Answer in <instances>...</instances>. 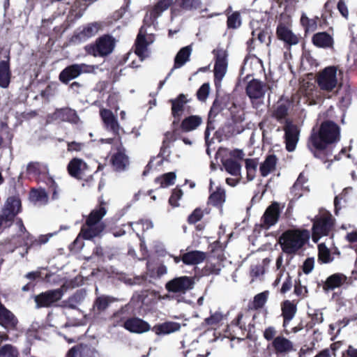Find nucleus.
Instances as JSON below:
<instances>
[{
    "label": "nucleus",
    "instance_id": "f3484780",
    "mask_svg": "<svg viewBox=\"0 0 357 357\" xmlns=\"http://www.w3.org/2000/svg\"><path fill=\"white\" fill-rule=\"evenodd\" d=\"M284 131L286 149L289 152L294 151L298 141V128L296 125L294 124L291 121L286 120V123L284 126Z\"/></svg>",
    "mask_w": 357,
    "mask_h": 357
},
{
    "label": "nucleus",
    "instance_id": "0e129e2a",
    "mask_svg": "<svg viewBox=\"0 0 357 357\" xmlns=\"http://www.w3.org/2000/svg\"><path fill=\"white\" fill-rule=\"evenodd\" d=\"M210 92V85L208 83H204L196 93L197 98L202 102L206 101Z\"/></svg>",
    "mask_w": 357,
    "mask_h": 357
},
{
    "label": "nucleus",
    "instance_id": "2f4dec72",
    "mask_svg": "<svg viewBox=\"0 0 357 357\" xmlns=\"http://www.w3.org/2000/svg\"><path fill=\"white\" fill-rule=\"evenodd\" d=\"M142 30L143 26H142L139 29L135 44V53L138 56L141 61H144L146 57L149 56L148 46L150 43L146 41L145 33H143Z\"/></svg>",
    "mask_w": 357,
    "mask_h": 357
},
{
    "label": "nucleus",
    "instance_id": "9d476101",
    "mask_svg": "<svg viewBox=\"0 0 357 357\" xmlns=\"http://www.w3.org/2000/svg\"><path fill=\"white\" fill-rule=\"evenodd\" d=\"M61 289L47 290L34 296L36 308L50 307L63 296Z\"/></svg>",
    "mask_w": 357,
    "mask_h": 357
},
{
    "label": "nucleus",
    "instance_id": "412c9836",
    "mask_svg": "<svg viewBox=\"0 0 357 357\" xmlns=\"http://www.w3.org/2000/svg\"><path fill=\"white\" fill-rule=\"evenodd\" d=\"M100 115L107 130L112 132L115 136H119V131L122 129L118 122L116 116L110 109H102Z\"/></svg>",
    "mask_w": 357,
    "mask_h": 357
},
{
    "label": "nucleus",
    "instance_id": "49530a36",
    "mask_svg": "<svg viewBox=\"0 0 357 357\" xmlns=\"http://www.w3.org/2000/svg\"><path fill=\"white\" fill-rule=\"evenodd\" d=\"M44 183L49 188V190L52 192V199L55 200L59 199V186L54 181L52 176L50 174V171L47 172V174L43 176L37 183Z\"/></svg>",
    "mask_w": 357,
    "mask_h": 357
},
{
    "label": "nucleus",
    "instance_id": "f257e3e1",
    "mask_svg": "<svg viewBox=\"0 0 357 357\" xmlns=\"http://www.w3.org/2000/svg\"><path fill=\"white\" fill-rule=\"evenodd\" d=\"M340 138V127L333 121L326 120L321 122L318 130L312 129L307 147L314 158L326 163L332 161L330 158Z\"/></svg>",
    "mask_w": 357,
    "mask_h": 357
},
{
    "label": "nucleus",
    "instance_id": "c756f323",
    "mask_svg": "<svg viewBox=\"0 0 357 357\" xmlns=\"http://www.w3.org/2000/svg\"><path fill=\"white\" fill-rule=\"evenodd\" d=\"M347 277L341 273H336L328 276L326 280L323 282L322 288L325 293H328L336 288L340 287L347 282Z\"/></svg>",
    "mask_w": 357,
    "mask_h": 357
},
{
    "label": "nucleus",
    "instance_id": "8fccbe9b",
    "mask_svg": "<svg viewBox=\"0 0 357 357\" xmlns=\"http://www.w3.org/2000/svg\"><path fill=\"white\" fill-rule=\"evenodd\" d=\"M289 104L279 103L276 108L272 112V117L275 119L278 122L282 123L284 120H287V116L289 114Z\"/></svg>",
    "mask_w": 357,
    "mask_h": 357
},
{
    "label": "nucleus",
    "instance_id": "72a5a7b5",
    "mask_svg": "<svg viewBox=\"0 0 357 357\" xmlns=\"http://www.w3.org/2000/svg\"><path fill=\"white\" fill-rule=\"evenodd\" d=\"M281 315L283 318L282 327L285 328L296 314V304L289 300H285L281 303Z\"/></svg>",
    "mask_w": 357,
    "mask_h": 357
},
{
    "label": "nucleus",
    "instance_id": "473e14b6",
    "mask_svg": "<svg viewBox=\"0 0 357 357\" xmlns=\"http://www.w3.org/2000/svg\"><path fill=\"white\" fill-rule=\"evenodd\" d=\"M312 43L318 48L328 49L333 47L334 39L326 31H320L314 33L312 37Z\"/></svg>",
    "mask_w": 357,
    "mask_h": 357
},
{
    "label": "nucleus",
    "instance_id": "e433bc0d",
    "mask_svg": "<svg viewBox=\"0 0 357 357\" xmlns=\"http://www.w3.org/2000/svg\"><path fill=\"white\" fill-rule=\"evenodd\" d=\"M11 75L10 56H8L7 60L0 61V87L6 89L9 86Z\"/></svg>",
    "mask_w": 357,
    "mask_h": 357
},
{
    "label": "nucleus",
    "instance_id": "f704fd0d",
    "mask_svg": "<svg viewBox=\"0 0 357 357\" xmlns=\"http://www.w3.org/2000/svg\"><path fill=\"white\" fill-rule=\"evenodd\" d=\"M181 329V324L178 322L167 321L161 324H157L151 328V331L157 335H166Z\"/></svg>",
    "mask_w": 357,
    "mask_h": 357
},
{
    "label": "nucleus",
    "instance_id": "09e8293b",
    "mask_svg": "<svg viewBox=\"0 0 357 357\" xmlns=\"http://www.w3.org/2000/svg\"><path fill=\"white\" fill-rule=\"evenodd\" d=\"M29 198L33 202H40L47 204L48 202V195L45 188H31L29 192Z\"/></svg>",
    "mask_w": 357,
    "mask_h": 357
},
{
    "label": "nucleus",
    "instance_id": "7ed1b4c3",
    "mask_svg": "<svg viewBox=\"0 0 357 357\" xmlns=\"http://www.w3.org/2000/svg\"><path fill=\"white\" fill-rule=\"evenodd\" d=\"M310 232L307 229H290L284 231L279 237L283 252L287 255L296 254L309 241Z\"/></svg>",
    "mask_w": 357,
    "mask_h": 357
},
{
    "label": "nucleus",
    "instance_id": "6e6552de",
    "mask_svg": "<svg viewBox=\"0 0 357 357\" xmlns=\"http://www.w3.org/2000/svg\"><path fill=\"white\" fill-rule=\"evenodd\" d=\"M317 82L323 91H332L337 86V69L335 66L325 68L317 76Z\"/></svg>",
    "mask_w": 357,
    "mask_h": 357
},
{
    "label": "nucleus",
    "instance_id": "4c0bfd02",
    "mask_svg": "<svg viewBox=\"0 0 357 357\" xmlns=\"http://www.w3.org/2000/svg\"><path fill=\"white\" fill-rule=\"evenodd\" d=\"M192 48L190 45L182 47L176 54L174 58V67L167 75V79L174 69L182 67L190 59Z\"/></svg>",
    "mask_w": 357,
    "mask_h": 357
},
{
    "label": "nucleus",
    "instance_id": "c03bdc74",
    "mask_svg": "<svg viewBox=\"0 0 357 357\" xmlns=\"http://www.w3.org/2000/svg\"><path fill=\"white\" fill-rule=\"evenodd\" d=\"M83 0H75L71 6L69 11L68 18L73 16L72 22H75L79 19L86 9V2L84 3Z\"/></svg>",
    "mask_w": 357,
    "mask_h": 357
},
{
    "label": "nucleus",
    "instance_id": "7c9ffc66",
    "mask_svg": "<svg viewBox=\"0 0 357 357\" xmlns=\"http://www.w3.org/2000/svg\"><path fill=\"white\" fill-rule=\"evenodd\" d=\"M172 131H167L164 135L160 153H164L169 148L170 144L175 142L178 138H181L182 132L178 128V121H173L172 123Z\"/></svg>",
    "mask_w": 357,
    "mask_h": 357
},
{
    "label": "nucleus",
    "instance_id": "393cba45",
    "mask_svg": "<svg viewBox=\"0 0 357 357\" xmlns=\"http://www.w3.org/2000/svg\"><path fill=\"white\" fill-rule=\"evenodd\" d=\"M190 99L187 98V96L180 93L176 98L170 99L169 102L171 103V113L174 117V121L177 120L180 122L181 116L185 109V105L190 102Z\"/></svg>",
    "mask_w": 357,
    "mask_h": 357
},
{
    "label": "nucleus",
    "instance_id": "6e6d98bb",
    "mask_svg": "<svg viewBox=\"0 0 357 357\" xmlns=\"http://www.w3.org/2000/svg\"><path fill=\"white\" fill-rule=\"evenodd\" d=\"M318 261L324 264H328L333 260L329 249L324 245H318Z\"/></svg>",
    "mask_w": 357,
    "mask_h": 357
},
{
    "label": "nucleus",
    "instance_id": "774afa93",
    "mask_svg": "<svg viewBox=\"0 0 357 357\" xmlns=\"http://www.w3.org/2000/svg\"><path fill=\"white\" fill-rule=\"evenodd\" d=\"M294 293L297 296L301 298H305L307 296V289L305 286L301 284V280L299 279L295 280Z\"/></svg>",
    "mask_w": 357,
    "mask_h": 357
},
{
    "label": "nucleus",
    "instance_id": "39448f33",
    "mask_svg": "<svg viewBox=\"0 0 357 357\" xmlns=\"http://www.w3.org/2000/svg\"><path fill=\"white\" fill-rule=\"evenodd\" d=\"M102 28V22H93L82 25L74 31L69 41L73 45L84 43L96 36Z\"/></svg>",
    "mask_w": 357,
    "mask_h": 357
},
{
    "label": "nucleus",
    "instance_id": "dca6fc26",
    "mask_svg": "<svg viewBox=\"0 0 357 357\" xmlns=\"http://www.w3.org/2000/svg\"><path fill=\"white\" fill-rule=\"evenodd\" d=\"M87 66L84 63H74L66 66L59 75V81L68 84L70 81L78 77L83 73L86 72Z\"/></svg>",
    "mask_w": 357,
    "mask_h": 357
},
{
    "label": "nucleus",
    "instance_id": "b1692460",
    "mask_svg": "<svg viewBox=\"0 0 357 357\" xmlns=\"http://www.w3.org/2000/svg\"><path fill=\"white\" fill-rule=\"evenodd\" d=\"M276 36L286 45L292 46L299 43V38L283 23H279L276 28Z\"/></svg>",
    "mask_w": 357,
    "mask_h": 357
},
{
    "label": "nucleus",
    "instance_id": "aec40b11",
    "mask_svg": "<svg viewBox=\"0 0 357 357\" xmlns=\"http://www.w3.org/2000/svg\"><path fill=\"white\" fill-rule=\"evenodd\" d=\"M52 120L77 124L79 117L77 112L70 107L57 108L51 116Z\"/></svg>",
    "mask_w": 357,
    "mask_h": 357
},
{
    "label": "nucleus",
    "instance_id": "6ab92c4d",
    "mask_svg": "<svg viewBox=\"0 0 357 357\" xmlns=\"http://www.w3.org/2000/svg\"><path fill=\"white\" fill-rule=\"evenodd\" d=\"M123 327L132 333L141 334L151 330L150 324L137 317L128 318L123 324Z\"/></svg>",
    "mask_w": 357,
    "mask_h": 357
},
{
    "label": "nucleus",
    "instance_id": "ea45409f",
    "mask_svg": "<svg viewBox=\"0 0 357 357\" xmlns=\"http://www.w3.org/2000/svg\"><path fill=\"white\" fill-rule=\"evenodd\" d=\"M205 259V252L199 250L188 252L181 257L183 264L186 265H196L204 261Z\"/></svg>",
    "mask_w": 357,
    "mask_h": 357
},
{
    "label": "nucleus",
    "instance_id": "a878e982",
    "mask_svg": "<svg viewBox=\"0 0 357 357\" xmlns=\"http://www.w3.org/2000/svg\"><path fill=\"white\" fill-rule=\"evenodd\" d=\"M97 351L91 345L78 344L70 348L66 354V357H96Z\"/></svg>",
    "mask_w": 357,
    "mask_h": 357
},
{
    "label": "nucleus",
    "instance_id": "bf43d9fd",
    "mask_svg": "<svg viewBox=\"0 0 357 357\" xmlns=\"http://www.w3.org/2000/svg\"><path fill=\"white\" fill-rule=\"evenodd\" d=\"M176 177V174L174 172H171L164 174L162 176L160 177H157L155 179V181L156 183H160L161 187H165L173 185L174 183Z\"/></svg>",
    "mask_w": 357,
    "mask_h": 357
},
{
    "label": "nucleus",
    "instance_id": "3c124183",
    "mask_svg": "<svg viewBox=\"0 0 357 357\" xmlns=\"http://www.w3.org/2000/svg\"><path fill=\"white\" fill-rule=\"evenodd\" d=\"M173 0H159L150 12L151 18L156 19L172 3Z\"/></svg>",
    "mask_w": 357,
    "mask_h": 357
},
{
    "label": "nucleus",
    "instance_id": "c85d7f7f",
    "mask_svg": "<svg viewBox=\"0 0 357 357\" xmlns=\"http://www.w3.org/2000/svg\"><path fill=\"white\" fill-rule=\"evenodd\" d=\"M14 133L5 121H0V149H8L13 151V139Z\"/></svg>",
    "mask_w": 357,
    "mask_h": 357
},
{
    "label": "nucleus",
    "instance_id": "423d86ee",
    "mask_svg": "<svg viewBox=\"0 0 357 357\" xmlns=\"http://www.w3.org/2000/svg\"><path fill=\"white\" fill-rule=\"evenodd\" d=\"M214 56V83L217 86L220 84L225 77L228 66V53L222 47L218 46L212 51Z\"/></svg>",
    "mask_w": 357,
    "mask_h": 357
},
{
    "label": "nucleus",
    "instance_id": "9b49d317",
    "mask_svg": "<svg viewBox=\"0 0 357 357\" xmlns=\"http://www.w3.org/2000/svg\"><path fill=\"white\" fill-rule=\"evenodd\" d=\"M22 211V202L19 195L8 197L2 208V215L8 221V225H10L15 218Z\"/></svg>",
    "mask_w": 357,
    "mask_h": 357
},
{
    "label": "nucleus",
    "instance_id": "603ef678",
    "mask_svg": "<svg viewBox=\"0 0 357 357\" xmlns=\"http://www.w3.org/2000/svg\"><path fill=\"white\" fill-rule=\"evenodd\" d=\"M177 5L185 10H197L202 7L201 0H176Z\"/></svg>",
    "mask_w": 357,
    "mask_h": 357
},
{
    "label": "nucleus",
    "instance_id": "13d9d810",
    "mask_svg": "<svg viewBox=\"0 0 357 357\" xmlns=\"http://www.w3.org/2000/svg\"><path fill=\"white\" fill-rule=\"evenodd\" d=\"M252 36L255 38L257 37L261 43H265L268 45L271 43V33L268 31V29L254 30L252 32Z\"/></svg>",
    "mask_w": 357,
    "mask_h": 357
},
{
    "label": "nucleus",
    "instance_id": "5fc2aeb1",
    "mask_svg": "<svg viewBox=\"0 0 357 357\" xmlns=\"http://www.w3.org/2000/svg\"><path fill=\"white\" fill-rule=\"evenodd\" d=\"M49 240V236L45 235H41L39 236L38 239H33V236L27 233V239L25 240V245L26 248V252H28V250L31 248L32 246H40L43 244L46 243Z\"/></svg>",
    "mask_w": 357,
    "mask_h": 357
},
{
    "label": "nucleus",
    "instance_id": "20e7f679",
    "mask_svg": "<svg viewBox=\"0 0 357 357\" xmlns=\"http://www.w3.org/2000/svg\"><path fill=\"white\" fill-rule=\"evenodd\" d=\"M115 38L109 34L98 37L94 43L86 45L84 51L89 55L105 57L110 54L115 47Z\"/></svg>",
    "mask_w": 357,
    "mask_h": 357
},
{
    "label": "nucleus",
    "instance_id": "bb28decb",
    "mask_svg": "<svg viewBox=\"0 0 357 357\" xmlns=\"http://www.w3.org/2000/svg\"><path fill=\"white\" fill-rule=\"evenodd\" d=\"M18 320L14 314L0 303V325L9 330L17 329Z\"/></svg>",
    "mask_w": 357,
    "mask_h": 357
},
{
    "label": "nucleus",
    "instance_id": "0eeeda50",
    "mask_svg": "<svg viewBox=\"0 0 357 357\" xmlns=\"http://www.w3.org/2000/svg\"><path fill=\"white\" fill-rule=\"evenodd\" d=\"M195 284V278L185 275L168 281L165 284V289L168 292L184 294L192 290Z\"/></svg>",
    "mask_w": 357,
    "mask_h": 357
},
{
    "label": "nucleus",
    "instance_id": "a19ab883",
    "mask_svg": "<svg viewBox=\"0 0 357 357\" xmlns=\"http://www.w3.org/2000/svg\"><path fill=\"white\" fill-rule=\"evenodd\" d=\"M115 299L109 296L101 295L96 298L93 304V310L97 314L105 312Z\"/></svg>",
    "mask_w": 357,
    "mask_h": 357
},
{
    "label": "nucleus",
    "instance_id": "1a4fd4ad",
    "mask_svg": "<svg viewBox=\"0 0 357 357\" xmlns=\"http://www.w3.org/2000/svg\"><path fill=\"white\" fill-rule=\"evenodd\" d=\"M227 98L223 96H217L213 100L212 105L210 108L207 119V125L204 132V137L206 142L210 135V131L215 129L214 123L215 122V117L222 112L226 107Z\"/></svg>",
    "mask_w": 357,
    "mask_h": 357
},
{
    "label": "nucleus",
    "instance_id": "a211bd4d",
    "mask_svg": "<svg viewBox=\"0 0 357 357\" xmlns=\"http://www.w3.org/2000/svg\"><path fill=\"white\" fill-rule=\"evenodd\" d=\"M267 85L257 79L249 81L245 86V93L252 102L264 98Z\"/></svg>",
    "mask_w": 357,
    "mask_h": 357
},
{
    "label": "nucleus",
    "instance_id": "4be33fe9",
    "mask_svg": "<svg viewBox=\"0 0 357 357\" xmlns=\"http://www.w3.org/2000/svg\"><path fill=\"white\" fill-rule=\"evenodd\" d=\"M88 168L86 162L79 158H73L67 165L68 174L76 179H83V176H85V172Z\"/></svg>",
    "mask_w": 357,
    "mask_h": 357
},
{
    "label": "nucleus",
    "instance_id": "680f3d73",
    "mask_svg": "<svg viewBox=\"0 0 357 357\" xmlns=\"http://www.w3.org/2000/svg\"><path fill=\"white\" fill-rule=\"evenodd\" d=\"M0 357H19V352L11 344H5L0 348Z\"/></svg>",
    "mask_w": 357,
    "mask_h": 357
},
{
    "label": "nucleus",
    "instance_id": "de8ad7c7",
    "mask_svg": "<svg viewBox=\"0 0 357 357\" xmlns=\"http://www.w3.org/2000/svg\"><path fill=\"white\" fill-rule=\"evenodd\" d=\"M268 291H264L254 296L252 303L248 304V309L251 310H258L263 308L266 303L268 298Z\"/></svg>",
    "mask_w": 357,
    "mask_h": 357
},
{
    "label": "nucleus",
    "instance_id": "052dcab7",
    "mask_svg": "<svg viewBox=\"0 0 357 357\" xmlns=\"http://www.w3.org/2000/svg\"><path fill=\"white\" fill-rule=\"evenodd\" d=\"M151 292L148 289H144L140 291L139 292H136L132 298L136 301L138 303H141L142 305H148L151 301L149 298Z\"/></svg>",
    "mask_w": 357,
    "mask_h": 357
},
{
    "label": "nucleus",
    "instance_id": "4468645a",
    "mask_svg": "<svg viewBox=\"0 0 357 357\" xmlns=\"http://www.w3.org/2000/svg\"><path fill=\"white\" fill-rule=\"evenodd\" d=\"M243 314L239 312L236 317L234 319L230 324L227 326L226 333L229 334L231 339H244L248 337L246 325L242 322Z\"/></svg>",
    "mask_w": 357,
    "mask_h": 357
},
{
    "label": "nucleus",
    "instance_id": "a18cd8bd",
    "mask_svg": "<svg viewBox=\"0 0 357 357\" xmlns=\"http://www.w3.org/2000/svg\"><path fill=\"white\" fill-rule=\"evenodd\" d=\"M222 166L225 171L234 176L241 175V165L240 162L234 158H229L222 160Z\"/></svg>",
    "mask_w": 357,
    "mask_h": 357
},
{
    "label": "nucleus",
    "instance_id": "37998d69",
    "mask_svg": "<svg viewBox=\"0 0 357 357\" xmlns=\"http://www.w3.org/2000/svg\"><path fill=\"white\" fill-rule=\"evenodd\" d=\"M277 163V158L275 155H268L265 160L260 165L259 172L261 176L266 177L271 172L275 170Z\"/></svg>",
    "mask_w": 357,
    "mask_h": 357
},
{
    "label": "nucleus",
    "instance_id": "864d4df0",
    "mask_svg": "<svg viewBox=\"0 0 357 357\" xmlns=\"http://www.w3.org/2000/svg\"><path fill=\"white\" fill-rule=\"evenodd\" d=\"M245 162L247 172V179L249 181H252L256 175L258 163L256 159L253 158H247Z\"/></svg>",
    "mask_w": 357,
    "mask_h": 357
},
{
    "label": "nucleus",
    "instance_id": "2eb2a0df",
    "mask_svg": "<svg viewBox=\"0 0 357 357\" xmlns=\"http://www.w3.org/2000/svg\"><path fill=\"white\" fill-rule=\"evenodd\" d=\"M281 209L279 203L273 202L269 205L261 218V227L269 229L279 220Z\"/></svg>",
    "mask_w": 357,
    "mask_h": 357
},
{
    "label": "nucleus",
    "instance_id": "4d7b16f0",
    "mask_svg": "<svg viewBox=\"0 0 357 357\" xmlns=\"http://www.w3.org/2000/svg\"><path fill=\"white\" fill-rule=\"evenodd\" d=\"M241 25V15L238 11H235L227 16V26L229 29H236Z\"/></svg>",
    "mask_w": 357,
    "mask_h": 357
},
{
    "label": "nucleus",
    "instance_id": "5701e85b",
    "mask_svg": "<svg viewBox=\"0 0 357 357\" xmlns=\"http://www.w3.org/2000/svg\"><path fill=\"white\" fill-rule=\"evenodd\" d=\"M110 163L113 169L116 172H121L128 169L130 160L128 156L126 154L124 148H119L117 152L111 156Z\"/></svg>",
    "mask_w": 357,
    "mask_h": 357
},
{
    "label": "nucleus",
    "instance_id": "f8f14e48",
    "mask_svg": "<svg viewBox=\"0 0 357 357\" xmlns=\"http://www.w3.org/2000/svg\"><path fill=\"white\" fill-rule=\"evenodd\" d=\"M268 348L277 357H284L295 351L294 342L282 335L275 337Z\"/></svg>",
    "mask_w": 357,
    "mask_h": 357
},
{
    "label": "nucleus",
    "instance_id": "f03ea898",
    "mask_svg": "<svg viewBox=\"0 0 357 357\" xmlns=\"http://www.w3.org/2000/svg\"><path fill=\"white\" fill-rule=\"evenodd\" d=\"M106 202L102 197L98 198V205L86 216L85 222L82 225L80 231L76 238L72 242L68 248L71 251L78 252L84 245L82 239L91 241L96 237H101L106 225L102 222V218L107 213Z\"/></svg>",
    "mask_w": 357,
    "mask_h": 357
},
{
    "label": "nucleus",
    "instance_id": "79ce46f5",
    "mask_svg": "<svg viewBox=\"0 0 357 357\" xmlns=\"http://www.w3.org/2000/svg\"><path fill=\"white\" fill-rule=\"evenodd\" d=\"M319 21V17L317 16L314 18H309L305 13L301 15L300 23L304 29L305 36H307L309 33L314 32L317 29Z\"/></svg>",
    "mask_w": 357,
    "mask_h": 357
},
{
    "label": "nucleus",
    "instance_id": "cd10ccee",
    "mask_svg": "<svg viewBox=\"0 0 357 357\" xmlns=\"http://www.w3.org/2000/svg\"><path fill=\"white\" fill-rule=\"evenodd\" d=\"M49 170L47 164L38 161H31L26 165V173L27 175L33 176L37 182L43 176L47 174Z\"/></svg>",
    "mask_w": 357,
    "mask_h": 357
},
{
    "label": "nucleus",
    "instance_id": "e2e57ef3",
    "mask_svg": "<svg viewBox=\"0 0 357 357\" xmlns=\"http://www.w3.org/2000/svg\"><path fill=\"white\" fill-rule=\"evenodd\" d=\"M183 196V191L178 187L172 190V195L169 198V204L174 208L178 207V201Z\"/></svg>",
    "mask_w": 357,
    "mask_h": 357
},
{
    "label": "nucleus",
    "instance_id": "ddd939ff",
    "mask_svg": "<svg viewBox=\"0 0 357 357\" xmlns=\"http://www.w3.org/2000/svg\"><path fill=\"white\" fill-rule=\"evenodd\" d=\"M332 219L330 216L316 218L312 225V241L317 243L321 236H328L333 227Z\"/></svg>",
    "mask_w": 357,
    "mask_h": 357
},
{
    "label": "nucleus",
    "instance_id": "69168bd1",
    "mask_svg": "<svg viewBox=\"0 0 357 357\" xmlns=\"http://www.w3.org/2000/svg\"><path fill=\"white\" fill-rule=\"evenodd\" d=\"M204 216L203 211L201 208H196L188 217L187 222L190 225H194L200 221Z\"/></svg>",
    "mask_w": 357,
    "mask_h": 357
},
{
    "label": "nucleus",
    "instance_id": "58836bf2",
    "mask_svg": "<svg viewBox=\"0 0 357 357\" xmlns=\"http://www.w3.org/2000/svg\"><path fill=\"white\" fill-rule=\"evenodd\" d=\"M225 199L226 195L225 190L220 187H218L216 190L209 195L207 204L222 209Z\"/></svg>",
    "mask_w": 357,
    "mask_h": 357
},
{
    "label": "nucleus",
    "instance_id": "338daca9",
    "mask_svg": "<svg viewBox=\"0 0 357 357\" xmlns=\"http://www.w3.org/2000/svg\"><path fill=\"white\" fill-rule=\"evenodd\" d=\"M307 181L305 177L303 175V174H300L296 182L293 185L291 188V192L294 194L295 196L300 197L301 195V193L297 192L303 188V184Z\"/></svg>",
    "mask_w": 357,
    "mask_h": 357
},
{
    "label": "nucleus",
    "instance_id": "c9c22d12",
    "mask_svg": "<svg viewBox=\"0 0 357 357\" xmlns=\"http://www.w3.org/2000/svg\"><path fill=\"white\" fill-rule=\"evenodd\" d=\"M202 123V118L199 115H190L178 123V128L183 132H189L196 130Z\"/></svg>",
    "mask_w": 357,
    "mask_h": 357
}]
</instances>
